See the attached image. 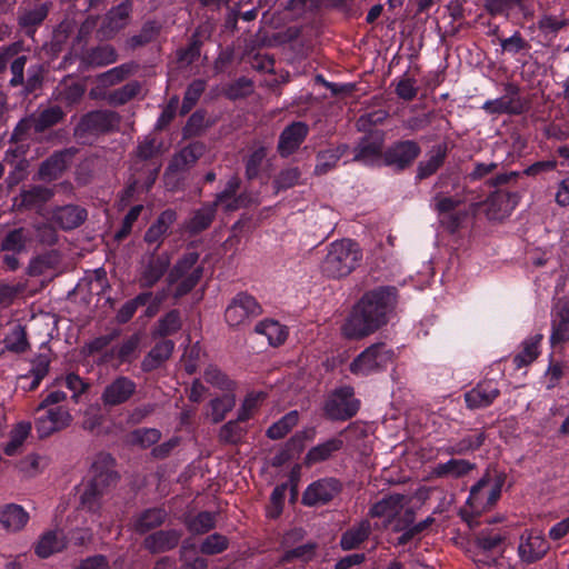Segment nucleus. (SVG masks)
I'll list each match as a JSON object with an SVG mask.
<instances>
[{
  "mask_svg": "<svg viewBox=\"0 0 569 569\" xmlns=\"http://www.w3.org/2000/svg\"><path fill=\"white\" fill-rule=\"evenodd\" d=\"M236 406V397L231 393H224L221 397L214 398L210 401L211 420L213 423H219L224 420L228 412Z\"/></svg>",
  "mask_w": 569,
  "mask_h": 569,
  "instance_id": "nucleus-56",
  "label": "nucleus"
},
{
  "mask_svg": "<svg viewBox=\"0 0 569 569\" xmlns=\"http://www.w3.org/2000/svg\"><path fill=\"white\" fill-rule=\"evenodd\" d=\"M177 220V212L172 209L163 210L156 221L147 229L144 233V241L148 244H156L153 250L160 248L163 238L168 234L169 229Z\"/></svg>",
  "mask_w": 569,
  "mask_h": 569,
  "instance_id": "nucleus-28",
  "label": "nucleus"
},
{
  "mask_svg": "<svg viewBox=\"0 0 569 569\" xmlns=\"http://www.w3.org/2000/svg\"><path fill=\"white\" fill-rule=\"evenodd\" d=\"M240 179L237 176L231 177L222 191L216 194V198L211 204H214V208L218 210L220 207L223 212L229 213L237 211L243 206L244 197L242 194H237L240 189Z\"/></svg>",
  "mask_w": 569,
  "mask_h": 569,
  "instance_id": "nucleus-24",
  "label": "nucleus"
},
{
  "mask_svg": "<svg viewBox=\"0 0 569 569\" xmlns=\"http://www.w3.org/2000/svg\"><path fill=\"white\" fill-rule=\"evenodd\" d=\"M483 7L491 17L513 19L516 13H520L525 20L533 17V9L528 0H485Z\"/></svg>",
  "mask_w": 569,
  "mask_h": 569,
  "instance_id": "nucleus-17",
  "label": "nucleus"
},
{
  "mask_svg": "<svg viewBox=\"0 0 569 569\" xmlns=\"http://www.w3.org/2000/svg\"><path fill=\"white\" fill-rule=\"evenodd\" d=\"M485 429H471L470 433L465 435L458 440H452L446 448V452L451 456H465L479 450L487 440Z\"/></svg>",
  "mask_w": 569,
  "mask_h": 569,
  "instance_id": "nucleus-26",
  "label": "nucleus"
},
{
  "mask_svg": "<svg viewBox=\"0 0 569 569\" xmlns=\"http://www.w3.org/2000/svg\"><path fill=\"white\" fill-rule=\"evenodd\" d=\"M169 267L170 256L168 252L158 253L157 250H153L141 269L139 287L141 289L153 288L169 271Z\"/></svg>",
  "mask_w": 569,
  "mask_h": 569,
  "instance_id": "nucleus-15",
  "label": "nucleus"
},
{
  "mask_svg": "<svg viewBox=\"0 0 569 569\" xmlns=\"http://www.w3.org/2000/svg\"><path fill=\"white\" fill-rule=\"evenodd\" d=\"M261 312V306L254 297L247 292H239L228 305L224 311V319L229 326L238 327L251 318L258 317Z\"/></svg>",
  "mask_w": 569,
  "mask_h": 569,
  "instance_id": "nucleus-14",
  "label": "nucleus"
},
{
  "mask_svg": "<svg viewBox=\"0 0 569 569\" xmlns=\"http://www.w3.org/2000/svg\"><path fill=\"white\" fill-rule=\"evenodd\" d=\"M174 342L170 339L158 341L141 362V369L144 372H151L160 368L172 355Z\"/></svg>",
  "mask_w": 569,
  "mask_h": 569,
  "instance_id": "nucleus-32",
  "label": "nucleus"
},
{
  "mask_svg": "<svg viewBox=\"0 0 569 569\" xmlns=\"http://www.w3.org/2000/svg\"><path fill=\"white\" fill-rule=\"evenodd\" d=\"M206 90V81L202 79H194L186 89L180 107V114H188L192 108L197 104L200 97Z\"/></svg>",
  "mask_w": 569,
  "mask_h": 569,
  "instance_id": "nucleus-55",
  "label": "nucleus"
},
{
  "mask_svg": "<svg viewBox=\"0 0 569 569\" xmlns=\"http://www.w3.org/2000/svg\"><path fill=\"white\" fill-rule=\"evenodd\" d=\"M254 331L267 337L268 342L272 347L281 346L288 337V330L284 326L276 320L266 319L258 322Z\"/></svg>",
  "mask_w": 569,
  "mask_h": 569,
  "instance_id": "nucleus-44",
  "label": "nucleus"
},
{
  "mask_svg": "<svg viewBox=\"0 0 569 569\" xmlns=\"http://www.w3.org/2000/svg\"><path fill=\"white\" fill-rule=\"evenodd\" d=\"M318 543L316 541H308L295 548L286 549L277 560V566H284L295 561H300L303 565L309 563L316 557Z\"/></svg>",
  "mask_w": 569,
  "mask_h": 569,
  "instance_id": "nucleus-37",
  "label": "nucleus"
},
{
  "mask_svg": "<svg viewBox=\"0 0 569 569\" xmlns=\"http://www.w3.org/2000/svg\"><path fill=\"white\" fill-rule=\"evenodd\" d=\"M323 415L331 421H347L360 409V400L355 397L351 386H341L332 390L323 403Z\"/></svg>",
  "mask_w": 569,
  "mask_h": 569,
  "instance_id": "nucleus-10",
  "label": "nucleus"
},
{
  "mask_svg": "<svg viewBox=\"0 0 569 569\" xmlns=\"http://www.w3.org/2000/svg\"><path fill=\"white\" fill-rule=\"evenodd\" d=\"M382 146L383 132L379 130L371 131L359 141L355 149L353 160L365 164L373 163L380 157L382 158Z\"/></svg>",
  "mask_w": 569,
  "mask_h": 569,
  "instance_id": "nucleus-22",
  "label": "nucleus"
},
{
  "mask_svg": "<svg viewBox=\"0 0 569 569\" xmlns=\"http://www.w3.org/2000/svg\"><path fill=\"white\" fill-rule=\"evenodd\" d=\"M114 467L116 460L110 453L100 452L96 456L90 469L91 478L80 497V510L91 515L99 513L103 496L119 480Z\"/></svg>",
  "mask_w": 569,
  "mask_h": 569,
  "instance_id": "nucleus-2",
  "label": "nucleus"
},
{
  "mask_svg": "<svg viewBox=\"0 0 569 569\" xmlns=\"http://www.w3.org/2000/svg\"><path fill=\"white\" fill-rule=\"evenodd\" d=\"M60 263V256L57 251H50L44 254L33 258L28 268L27 274L29 277H40L46 274L49 270L54 269Z\"/></svg>",
  "mask_w": 569,
  "mask_h": 569,
  "instance_id": "nucleus-48",
  "label": "nucleus"
},
{
  "mask_svg": "<svg viewBox=\"0 0 569 569\" xmlns=\"http://www.w3.org/2000/svg\"><path fill=\"white\" fill-rule=\"evenodd\" d=\"M70 160L71 149L56 151L40 163L36 178L46 182L59 179L68 169Z\"/></svg>",
  "mask_w": 569,
  "mask_h": 569,
  "instance_id": "nucleus-20",
  "label": "nucleus"
},
{
  "mask_svg": "<svg viewBox=\"0 0 569 569\" xmlns=\"http://www.w3.org/2000/svg\"><path fill=\"white\" fill-rule=\"evenodd\" d=\"M67 401V393L63 391L50 392L37 407L36 430L40 439L47 438L54 432L66 429L70 425L71 415L67 405H59Z\"/></svg>",
  "mask_w": 569,
  "mask_h": 569,
  "instance_id": "nucleus-4",
  "label": "nucleus"
},
{
  "mask_svg": "<svg viewBox=\"0 0 569 569\" xmlns=\"http://www.w3.org/2000/svg\"><path fill=\"white\" fill-rule=\"evenodd\" d=\"M118 59L116 49L110 44H102L91 48L80 57L79 72H83L89 68H99L111 64Z\"/></svg>",
  "mask_w": 569,
  "mask_h": 569,
  "instance_id": "nucleus-23",
  "label": "nucleus"
},
{
  "mask_svg": "<svg viewBox=\"0 0 569 569\" xmlns=\"http://www.w3.org/2000/svg\"><path fill=\"white\" fill-rule=\"evenodd\" d=\"M199 252L187 251L169 270L167 281L170 286L177 284L173 292L176 299L190 293L200 282L204 267L199 263Z\"/></svg>",
  "mask_w": 569,
  "mask_h": 569,
  "instance_id": "nucleus-6",
  "label": "nucleus"
},
{
  "mask_svg": "<svg viewBox=\"0 0 569 569\" xmlns=\"http://www.w3.org/2000/svg\"><path fill=\"white\" fill-rule=\"evenodd\" d=\"M229 547V539L218 532L209 535L200 545L199 551L206 556L222 553Z\"/></svg>",
  "mask_w": 569,
  "mask_h": 569,
  "instance_id": "nucleus-59",
  "label": "nucleus"
},
{
  "mask_svg": "<svg viewBox=\"0 0 569 569\" xmlns=\"http://www.w3.org/2000/svg\"><path fill=\"white\" fill-rule=\"evenodd\" d=\"M343 489L341 480L335 477H325L312 481L305 489L301 503L306 507H319L331 502Z\"/></svg>",
  "mask_w": 569,
  "mask_h": 569,
  "instance_id": "nucleus-12",
  "label": "nucleus"
},
{
  "mask_svg": "<svg viewBox=\"0 0 569 569\" xmlns=\"http://www.w3.org/2000/svg\"><path fill=\"white\" fill-rule=\"evenodd\" d=\"M169 513L163 507H152L142 510L133 521L134 531L144 535L161 527L168 519Z\"/></svg>",
  "mask_w": 569,
  "mask_h": 569,
  "instance_id": "nucleus-31",
  "label": "nucleus"
},
{
  "mask_svg": "<svg viewBox=\"0 0 569 569\" xmlns=\"http://www.w3.org/2000/svg\"><path fill=\"white\" fill-rule=\"evenodd\" d=\"M507 473L496 466H489L481 478L471 486L467 505L475 512L490 510L499 501Z\"/></svg>",
  "mask_w": 569,
  "mask_h": 569,
  "instance_id": "nucleus-5",
  "label": "nucleus"
},
{
  "mask_svg": "<svg viewBox=\"0 0 569 569\" xmlns=\"http://www.w3.org/2000/svg\"><path fill=\"white\" fill-rule=\"evenodd\" d=\"M505 537L499 532L479 533L476 539L477 547L485 553L498 551L501 553L503 550L501 546L505 542Z\"/></svg>",
  "mask_w": 569,
  "mask_h": 569,
  "instance_id": "nucleus-61",
  "label": "nucleus"
},
{
  "mask_svg": "<svg viewBox=\"0 0 569 569\" xmlns=\"http://www.w3.org/2000/svg\"><path fill=\"white\" fill-rule=\"evenodd\" d=\"M309 127L302 121H293L280 133L278 140V152L282 158L293 154L306 140Z\"/></svg>",
  "mask_w": 569,
  "mask_h": 569,
  "instance_id": "nucleus-18",
  "label": "nucleus"
},
{
  "mask_svg": "<svg viewBox=\"0 0 569 569\" xmlns=\"http://www.w3.org/2000/svg\"><path fill=\"white\" fill-rule=\"evenodd\" d=\"M67 547L66 537L60 531H48L43 533L36 545L34 551L40 558H48Z\"/></svg>",
  "mask_w": 569,
  "mask_h": 569,
  "instance_id": "nucleus-41",
  "label": "nucleus"
},
{
  "mask_svg": "<svg viewBox=\"0 0 569 569\" xmlns=\"http://www.w3.org/2000/svg\"><path fill=\"white\" fill-rule=\"evenodd\" d=\"M131 73L129 64L114 67L97 77V81L102 88L114 86L124 80Z\"/></svg>",
  "mask_w": 569,
  "mask_h": 569,
  "instance_id": "nucleus-63",
  "label": "nucleus"
},
{
  "mask_svg": "<svg viewBox=\"0 0 569 569\" xmlns=\"http://www.w3.org/2000/svg\"><path fill=\"white\" fill-rule=\"evenodd\" d=\"M29 241L28 233L24 228H17L9 231L2 239L0 248L4 252L20 253L26 250Z\"/></svg>",
  "mask_w": 569,
  "mask_h": 569,
  "instance_id": "nucleus-52",
  "label": "nucleus"
},
{
  "mask_svg": "<svg viewBox=\"0 0 569 569\" xmlns=\"http://www.w3.org/2000/svg\"><path fill=\"white\" fill-rule=\"evenodd\" d=\"M550 549L548 541L541 535L523 533L518 546V555L527 565L541 560Z\"/></svg>",
  "mask_w": 569,
  "mask_h": 569,
  "instance_id": "nucleus-21",
  "label": "nucleus"
},
{
  "mask_svg": "<svg viewBox=\"0 0 569 569\" xmlns=\"http://www.w3.org/2000/svg\"><path fill=\"white\" fill-rule=\"evenodd\" d=\"M137 385L128 377H117L106 386L101 400L104 406L114 407L127 402L136 392Z\"/></svg>",
  "mask_w": 569,
  "mask_h": 569,
  "instance_id": "nucleus-19",
  "label": "nucleus"
},
{
  "mask_svg": "<svg viewBox=\"0 0 569 569\" xmlns=\"http://www.w3.org/2000/svg\"><path fill=\"white\" fill-rule=\"evenodd\" d=\"M448 157V147L446 143L433 146L428 152L426 160L419 161L416 171V181H422L433 176L443 164Z\"/></svg>",
  "mask_w": 569,
  "mask_h": 569,
  "instance_id": "nucleus-27",
  "label": "nucleus"
},
{
  "mask_svg": "<svg viewBox=\"0 0 569 569\" xmlns=\"http://www.w3.org/2000/svg\"><path fill=\"white\" fill-rule=\"evenodd\" d=\"M267 393L263 391H250L246 395L239 410H238V421H248L250 420L254 412L259 409L261 403L266 400Z\"/></svg>",
  "mask_w": 569,
  "mask_h": 569,
  "instance_id": "nucleus-53",
  "label": "nucleus"
},
{
  "mask_svg": "<svg viewBox=\"0 0 569 569\" xmlns=\"http://www.w3.org/2000/svg\"><path fill=\"white\" fill-rule=\"evenodd\" d=\"M159 33L160 26L156 21L149 20L143 23L138 34H133L127 39V47L131 50L144 47L154 41Z\"/></svg>",
  "mask_w": 569,
  "mask_h": 569,
  "instance_id": "nucleus-50",
  "label": "nucleus"
},
{
  "mask_svg": "<svg viewBox=\"0 0 569 569\" xmlns=\"http://www.w3.org/2000/svg\"><path fill=\"white\" fill-rule=\"evenodd\" d=\"M29 513L17 503L0 507V526L8 532L21 531L29 521Z\"/></svg>",
  "mask_w": 569,
  "mask_h": 569,
  "instance_id": "nucleus-30",
  "label": "nucleus"
},
{
  "mask_svg": "<svg viewBox=\"0 0 569 569\" xmlns=\"http://www.w3.org/2000/svg\"><path fill=\"white\" fill-rule=\"evenodd\" d=\"M216 214L217 209L214 208V204H211L210 202L202 204L201 208L193 212L192 217L188 221L187 230L190 234H199L211 226Z\"/></svg>",
  "mask_w": 569,
  "mask_h": 569,
  "instance_id": "nucleus-40",
  "label": "nucleus"
},
{
  "mask_svg": "<svg viewBox=\"0 0 569 569\" xmlns=\"http://www.w3.org/2000/svg\"><path fill=\"white\" fill-rule=\"evenodd\" d=\"M542 339V333H536L522 341L521 350L512 359V362L517 369H521L531 365L539 357V347Z\"/></svg>",
  "mask_w": 569,
  "mask_h": 569,
  "instance_id": "nucleus-36",
  "label": "nucleus"
},
{
  "mask_svg": "<svg viewBox=\"0 0 569 569\" xmlns=\"http://www.w3.org/2000/svg\"><path fill=\"white\" fill-rule=\"evenodd\" d=\"M342 448V439L338 437L330 438L325 442H321L310 448L307 455L305 456L303 465L309 468L317 463L327 461L333 456L335 452L340 451Z\"/></svg>",
  "mask_w": 569,
  "mask_h": 569,
  "instance_id": "nucleus-33",
  "label": "nucleus"
},
{
  "mask_svg": "<svg viewBox=\"0 0 569 569\" xmlns=\"http://www.w3.org/2000/svg\"><path fill=\"white\" fill-rule=\"evenodd\" d=\"M476 469V463L466 459H450L447 462L438 463L433 468V475L437 478L451 477L455 479L462 478Z\"/></svg>",
  "mask_w": 569,
  "mask_h": 569,
  "instance_id": "nucleus-38",
  "label": "nucleus"
},
{
  "mask_svg": "<svg viewBox=\"0 0 569 569\" xmlns=\"http://www.w3.org/2000/svg\"><path fill=\"white\" fill-rule=\"evenodd\" d=\"M361 259L362 251L355 240H337L329 244L328 252L321 262V271L332 279L347 277L357 268Z\"/></svg>",
  "mask_w": 569,
  "mask_h": 569,
  "instance_id": "nucleus-3",
  "label": "nucleus"
},
{
  "mask_svg": "<svg viewBox=\"0 0 569 569\" xmlns=\"http://www.w3.org/2000/svg\"><path fill=\"white\" fill-rule=\"evenodd\" d=\"M518 177V172L511 171L509 173H499L489 179L488 182L490 186L497 188L487 199L488 209L495 218L509 216L519 203V192L510 191L505 188V186H507L511 180H516Z\"/></svg>",
  "mask_w": 569,
  "mask_h": 569,
  "instance_id": "nucleus-9",
  "label": "nucleus"
},
{
  "mask_svg": "<svg viewBox=\"0 0 569 569\" xmlns=\"http://www.w3.org/2000/svg\"><path fill=\"white\" fill-rule=\"evenodd\" d=\"M31 431V422L22 421L14 426L10 432V441L4 447V453L7 456H13L18 449L22 446Z\"/></svg>",
  "mask_w": 569,
  "mask_h": 569,
  "instance_id": "nucleus-58",
  "label": "nucleus"
},
{
  "mask_svg": "<svg viewBox=\"0 0 569 569\" xmlns=\"http://www.w3.org/2000/svg\"><path fill=\"white\" fill-rule=\"evenodd\" d=\"M299 415L297 410H292L273 422L266 431V436L271 440L284 438L298 423Z\"/></svg>",
  "mask_w": 569,
  "mask_h": 569,
  "instance_id": "nucleus-49",
  "label": "nucleus"
},
{
  "mask_svg": "<svg viewBox=\"0 0 569 569\" xmlns=\"http://www.w3.org/2000/svg\"><path fill=\"white\" fill-rule=\"evenodd\" d=\"M140 90L141 84L139 81H130L124 86L110 92L108 101L112 106H123L133 98H136L139 94Z\"/></svg>",
  "mask_w": 569,
  "mask_h": 569,
  "instance_id": "nucleus-57",
  "label": "nucleus"
},
{
  "mask_svg": "<svg viewBox=\"0 0 569 569\" xmlns=\"http://www.w3.org/2000/svg\"><path fill=\"white\" fill-rule=\"evenodd\" d=\"M395 351L385 342H376L361 351L350 363L349 370L356 376L367 377L385 371L395 361Z\"/></svg>",
  "mask_w": 569,
  "mask_h": 569,
  "instance_id": "nucleus-7",
  "label": "nucleus"
},
{
  "mask_svg": "<svg viewBox=\"0 0 569 569\" xmlns=\"http://www.w3.org/2000/svg\"><path fill=\"white\" fill-rule=\"evenodd\" d=\"M244 421L234 420L226 422L219 430V441L224 445H238L247 433V429L241 426Z\"/></svg>",
  "mask_w": 569,
  "mask_h": 569,
  "instance_id": "nucleus-54",
  "label": "nucleus"
},
{
  "mask_svg": "<svg viewBox=\"0 0 569 569\" xmlns=\"http://www.w3.org/2000/svg\"><path fill=\"white\" fill-rule=\"evenodd\" d=\"M182 328L181 312L178 309H171L162 316L153 328L152 337L162 338L177 333Z\"/></svg>",
  "mask_w": 569,
  "mask_h": 569,
  "instance_id": "nucleus-43",
  "label": "nucleus"
},
{
  "mask_svg": "<svg viewBox=\"0 0 569 569\" xmlns=\"http://www.w3.org/2000/svg\"><path fill=\"white\" fill-rule=\"evenodd\" d=\"M499 382L495 379H485L469 391L465 392L466 407L470 410L490 407L500 396Z\"/></svg>",
  "mask_w": 569,
  "mask_h": 569,
  "instance_id": "nucleus-16",
  "label": "nucleus"
},
{
  "mask_svg": "<svg viewBox=\"0 0 569 569\" xmlns=\"http://www.w3.org/2000/svg\"><path fill=\"white\" fill-rule=\"evenodd\" d=\"M405 496L393 493L385 496L381 500L373 503L369 509L371 518L386 517L391 522V519L400 513L403 508Z\"/></svg>",
  "mask_w": 569,
  "mask_h": 569,
  "instance_id": "nucleus-35",
  "label": "nucleus"
},
{
  "mask_svg": "<svg viewBox=\"0 0 569 569\" xmlns=\"http://www.w3.org/2000/svg\"><path fill=\"white\" fill-rule=\"evenodd\" d=\"M421 154V147L415 140H397L382 154L383 163L396 171L410 168Z\"/></svg>",
  "mask_w": 569,
  "mask_h": 569,
  "instance_id": "nucleus-13",
  "label": "nucleus"
},
{
  "mask_svg": "<svg viewBox=\"0 0 569 569\" xmlns=\"http://www.w3.org/2000/svg\"><path fill=\"white\" fill-rule=\"evenodd\" d=\"M371 533V525L368 520L360 521L346 530L340 538V547L342 550H353L360 547Z\"/></svg>",
  "mask_w": 569,
  "mask_h": 569,
  "instance_id": "nucleus-39",
  "label": "nucleus"
},
{
  "mask_svg": "<svg viewBox=\"0 0 569 569\" xmlns=\"http://www.w3.org/2000/svg\"><path fill=\"white\" fill-rule=\"evenodd\" d=\"M266 157L267 148L264 146H259L249 154L246 160V177L248 180L258 178Z\"/></svg>",
  "mask_w": 569,
  "mask_h": 569,
  "instance_id": "nucleus-62",
  "label": "nucleus"
},
{
  "mask_svg": "<svg viewBox=\"0 0 569 569\" xmlns=\"http://www.w3.org/2000/svg\"><path fill=\"white\" fill-rule=\"evenodd\" d=\"M348 149V144L341 143L337 147L320 151L317 154L315 172L317 174L328 173L332 168L336 167L337 162L346 154Z\"/></svg>",
  "mask_w": 569,
  "mask_h": 569,
  "instance_id": "nucleus-42",
  "label": "nucleus"
},
{
  "mask_svg": "<svg viewBox=\"0 0 569 569\" xmlns=\"http://www.w3.org/2000/svg\"><path fill=\"white\" fill-rule=\"evenodd\" d=\"M130 13L131 3L128 1L121 2L109 11L107 16L108 26L114 30L123 28L127 24Z\"/></svg>",
  "mask_w": 569,
  "mask_h": 569,
  "instance_id": "nucleus-64",
  "label": "nucleus"
},
{
  "mask_svg": "<svg viewBox=\"0 0 569 569\" xmlns=\"http://www.w3.org/2000/svg\"><path fill=\"white\" fill-rule=\"evenodd\" d=\"M501 50L503 53L517 56L529 51L530 43L522 37L519 31H515L509 38H499Z\"/></svg>",
  "mask_w": 569,
  "mask_h": 569,
  "instance_id": "nucleus-60",
  "label": "nucleus"
},
{
  "mask_svg": "<svg viewBox=\"0 0 569 569\" xmlns=\"http://www.w3.org/2000/svg\"><path fill=\"white\" fill-rule=\"evenodd\" d=\"M53 194L54 192L51 188H47L40 184L31 186L29 189L21 191V206L27 209L41 207L42 204L50 201Z\"/></svg>",
  "mask_w": 569,
  "mask_h": 569,
  "instance_id": "nucleus-46",
  "label": "nucleus"
},
{
  "mask_svg": "<svg viewBox=\"0 0 569 569\" xmlns=\"http://www.w3.org/2000/svg\"><path fill=\"white\" fill-rule=\"evenodd\" d=\"M36 121V133H42L53 126L60 123L66 113L59 106L48 107L38 113H32Z\"/></svg>",
  "mask_w": 569,
  "mask_h": 569,
  "instance_id": "nucleus-47",
  "label": "nucleus"
},
{
  "mask_svg": "<svg viewBox=\"0 0 569 569\" xmlns=\"http://www.w3.org/2000/svg\"><path fill=\"white\" fill-rule=\"evenodd\" d=\"M187 530L193 536L206 535L217 526V513L212 511H200L184 521Z\"/></svg>",
  "mask_w": 569,
  "mask_h": 569,
  "instance_id": "nucleus-45",
  "label": "nucleus"
},
{
  "mask_svg": "<svg viewBox=\"0 0 569 569\" xmlns=\"http://www.w3.org/2000/svg\"><path fill=\"white\" fill-rule=\"evenodd\" d=\"M399 300L395 286H378L363 293L342 326L348 339L367 337L386 326Z\"/></svg>",
  "mask_w": 569,
  "mask_h": 569,
  "instance_id": "nucleus-1",
  "label": "nucleus"
},
{
  "mask_svg": "<svg viewBox=\"0 0 569 569\" xmlns=\"http://www.w3.org/2000/svg\"><path fill=\"white\" fill-rule=\"evenodd\" d=\"M204 144L196 141L182 148L169 162L168 170L171 172H183L192 167L203 154Z\"/></svg>",
  "mask_w": 569,
  "mask_h": 569,
  "instance_id": "nucleus-29",
  "label": "nucleus"
},
{
  "mask_svg": "<svg viewBox=\"0 0 569 569\" xmlns=\"http://www.w3.org/2000/svg\"><path fill=\"white\" fill-rule=\"evenodd\" d=\"M253 92V81L247 77H240L222 88L223 96L230 101H237L249 97Z\"/></svg>",
  "mask_w": 569,
  "mask_h": 569,
  "instance_id": "nucleus-51",
  "label": "nucleus"
},
{
  "mask_svg": "<svg viewBox=\"0 0 569 569\" xmlns=\"http://www.w3.org/2000/svg\"><path fill=\"white\" fill-rule=\"evenodd\" d=\"M182 537L177 529L158 530L144 538L143 546L150 553H162L174 549Z\"/></svg>",
  "mask_w": 569,
  "mask_h": 569,
  "instance_id": "nucleus-25",
  "label": "nucleus"
},
{
  "mask_svg": "<svg viewBox=\"0 0 569 569\" xmlns=\"http://www.w3.org/2000/svg\"><path fill=\"white\" fill-rule=\"evenodd\" d=\"M120 121V116L112 110L100 109L92 110L83 114L76 128H73V138L81 143H86L88 138L98 137L113 131Z\"/></svg>",
  "mask_w": 569,
  "mask_h": 569,
  "instance_id": "nucleus-8",
  "label": "nucleus"
},
{
  "mask_svg": "<svg viewBox=\"0 0 569 569\" xmlns=\"http://www.w3.org/2000/svg\"><path fill=\"white\" fill-rule=\"evenodd\" d=\"M568 4L560 8L559 13H543L537 27L542 34L550 38H556L560 31L569 27V16L567 14Z\"/></svg>",
  "mask_w": 569,
  "mask_h": 569,
  "instance_id": "nucleus-34",
  "label": "nucleus"
},
{
  "mask_svg": "<svg viewBox=\"0 0 569 569\" xmlns=\"http://www.w3.org/2000/svg\"><path fill=\"white\" fill-rule=\"evenodd\" d=\"M503 96L487 100L482 104L481 109L488 114H508V116H521L529 111V101L520 94V88L518 84L507 82L503 88Z\"/></svg>",
  "mask_w": 569,
  "mask_h": 569,
  "instance_id": "nucleus-11",
  "label": "nucleus"
}]
</instances>
